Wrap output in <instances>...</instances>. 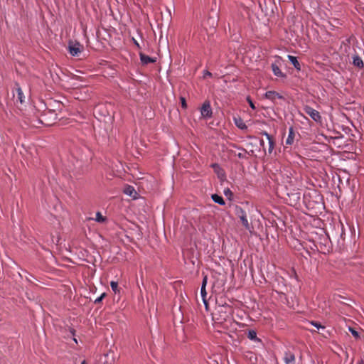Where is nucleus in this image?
Here are the masks:
<instances>
[{"mask_svg":"<svg viewBox=\"0 0 364 364\" xmlns=\"http://www.w3.org/2000/svg\"><path fill=\"white\" fill-rule=\"evenodd\" d=\"M105 293H102L99 297H97L95 300V304H98V303L101 302L102 300L103 299V298L105 297Z\"/></svg>","mask_w":364,"mask_h":364,"instance_id":"nucleus-27","label":"nucleus"},{"mask_svg":"<svg viewBox=\"0 0 364 364\" xmlns=\"http://www.w3.org/2000/svg\"><path fill=\"white\" fill-rule=\"evenodd\" d=\"M237 157H238V158H240V159H245V158H246L245 153H241V152H240V153H238V154H237Z\"/></svg>","mask_w":364,"mask_h":364,"instance_id":"nucleus-29","label":"nucleus"},{"mask_svg":"<svg viewBox=\"0 0 364 364\" xmlns=\"http://www.w3.org/2000/svg\"><path fill=\"white\" fill-rule=\"evenodd\" d=\"M132 41H133V43L138 48H140V45L139 43H138V41L136 40H135L134 38H132Z\"/></svg>","mask_w":364,"mask_h":364,"instance_id":"nucleus-30","label":"nucleus"},{"mask_svg":"<svg viewBox=\"0 0 364 364\" xmlns=\"http://www.w3.org/2000/svg\"><path fill=\"white\" fill-rule=\"evenodd\" d=\"M348 330L355 338H358L360 337L359 333L354 328L349 327Z\"/></svg>","mask_w":364,"mask_h":364,"instance_id":"nucleus-24","label":"nucleus"},{"mask_svg":"<svg viewBox=\"0 0 364 364\" xmlns=\"http://www.w3.org/2000/svg\"><path fill=\"white\" fill-rule=\"evenodd\" d=\"M70 333H71V334H72L73 336H75V330H74V329H73V328H72V329H70Z\"/></svg>","mask_w":364,"mask_h":364,"instance_id":"nucleus-33","label":"nucleus"},{"mask_svg":"<svg viewBox=\"0 0 364 364\" xmlns=\"http://www.w3.org/2000/svg\"><path fill=\"white\" fill-rule=\"evenodd\" d=\"M294 132L292 127L289 129V134L287 139H286V144L291 145L294 143Z\"/></svg>","mask_w":364,"mask_h":364,"instance_id":"nucleus-13","label":"nucleus"},{"mask_svg":"<svg viewBox=\"0 0 364 364\" xmlns=\"http://www.w3.org/2000/svg\"><path fill=\"white\" fill-rule=\"evenodd\" d=\"M225 194L227 196L228 194H232L230 189H227L224 191Z\"/></svg>","mask_w":364,"mask_h":364,"instance_id":"nucleus-32","label":"nucleus"},{"mask_svg":"<svg viewBox=\"0 0 364 364\" xmlns=\"http://www.w3.org/2000/svg\"><path fill=\"white\" fill-rule=\"evenodd\" d=\"M212 200L215 203L221 205H224L225 204L224 199L222 196L218 194H213L211 196Z\"/></svg>","mask_w":364,"mask_h":364,"instance_id":"nucleus-16","label":"nucleus"},{"mask_svg":"<svg viewBox=\"0 0 364 364\" xmlns=\"http://www.w3.org/2000/svg\"><path fill=\"white\" fill-rule=\"evenodd\" d=\"M69 51H70V53L73 56L77 55L80 53V44L77 43V44L73 45V46H69Z\"/></svg>","mask_w":364,"mask_h":364,"instance_id":"nucleus-10","label":"nucleus"},{"mask_svg":"<svg viewBox=\"0 0 364 364\" xmlns=\"http://www.w3.org/2000/svg\"><path fill=\"white\" fill-rule=\"evenodd\" d=\"M211 75H212V74L209 71H208V70L204 71V77L211 76Z\"/></svg>","mask_w":364,"mask_h":364,"instance_id":"nucleus-31","label":"nucleus"},{"mask_svg":"<svg viewBox=\"0 0 364 364\" xmlns=\"http://www.w3.org/2000/svg\"><path fill=\"white\" fill-rule=\"evenodd\" d=\"M207 283H208V277H207V276H204L203 279L201 287H206Z\"/></svg>","mask_w":364,"mask_h":364,"instance_id":"nucleus-28","label":"nucleus"},{"mask_svg":"<svg viewBox=\"0 0 364 364\" xmlns=\"http://www.w3.org/2000/svg\"><path fill=\"white\" fill-rule=\"evenodd\" d=\"M95 220L97 223H104L106 220V218L104 217L100 212H97L95 215Z\"/></svg>","mask_w":364,"mask_h":364,"instance_id":"nucleus-20","label":"nucleus"},{"mask_svg":"<svg viewBox=\"0 0 364 364\" xmlns=\"http://www.w3.org/2000/svg\"><path fill=\"white\" fill-rule=\"evenodd\" d=\"M140 60L143 65H147L149 63H153L156 61V58L149 57L142 53H139Z\"/></svg>","mask_w":364,"mask_h":364,"instance_id":"nucleus-7","label":"nucleus"},{"mask_svg":"<svg viewBox=\"0 0 364 364\" xmlns=\"http://www.w3.org/2000/svg\"><path fill=\"white\" fill-rule=\"evenodd\" d=\"M262 134L265 136V137L267 138V139L268 140V144H269V147H268V153L269 154H271L273 150H274V139L272 138V136L269 134L267 132L264 131L262 132Z\"/></svg>","mask_w":364,"mask_h":364,"instance_id":"nucleus-6","label":"nucleus"},{"mask_svg":"<svg viewBox=\"0 0 364 364\" xmlns=\"http://www.w3.org/2000/svg\"><path fill=\"white\" fill-rule=\"evenodd\" d=\"M202 117L210 119L213 115V110L209 101H205L200 109Z\"/></svg>","mask_w":364,"mask_h":364,"instance_id":"nucleus-3","label":"nucleus"},{"mask_svg":"<svg viewBox=\"0 0 364 364\" xmlns=\"http://www.w3.org/2000/svg\"><path fill=\"white\" fill-rule=\"evenodd\" d=\"M286 364H295V356L292 353L286 354L284 358Z\"/></svg>","mask_w":364,"mask_h":364,"instance_id":"nucleus-18","label":"nucleus"},{"mask_svg":"<svg viewBox=\"0 0 364 364\" xmlns=\"http://www.w3.org/2000/svg\"><path fill=\"white\" fill-rule=\"evenodd\" d=\"M234 122L235 125L240 129H246L247 126L245 123L243 122V120L240 117H235L234 118Z\"/></svg>","mask_w":364,"mask_h":364,"instance_id":"nucleus-15","label":"nucleus"},{"mask_svg":"<svg viewBox=\"0 0 364 364\" xmlns=\"http://www.w3.org/2000/svg\"><path fill=\"white\" fill-rule=\"evenodd\" d=\"M81 364H86V362L85 360H83Z\"/></svg>","mask_w":364,"mask_h":364,"instance_id":"nucleus-35","label":"nucleus"},{"mask_svg":"<svg viewBox=\"0 0 364 364\" xmlns=\"http://www.w3.org/2000/svg\"><path fill=\"white\" fill-rule=\"evenodd\" d=\"M289 60L291 62V63L294 65V67L297 70H301V65L299 63L297 58L291 55H289L288 56Z\"/></svg>","mask_w":364,"mask_h":364,"instance_id":"nucleus-12","label":"nucleus"},{"mask_svg":"<svg viewBox=\"0 0 364 364\" xmlns=\"http://www.w3.org/2000/svg\"><path fill=\"white\" fill-rule=\"evenodd\" d=\"M304 111L316 122H321V117L317 110L306 105L304 107Z\"/></svg>","mask_w":364,"mask_h":364,"instance_id":"nucleus-4","label":"nucleus"},{"mask_svg":"<svg viewBox=\"0 0 364 364\" xmlns=\"http://www.w3.org/2000/svg\"><path fill=\"white\" fill-rule=\"evenodd\" d=\"M310 323L315 326L317 329H324L325 328V326L321 325L320 323L317 322V321H312L310 322Z\"/></svg>","mask_w":364,"mask_h":364,"instance_id":"nucleus-23","label":"nucleus"},{"mask_svg":"<svg viewBox=\"0 0 364 364\" xmlns=\"http://www.w3.org/2000/svg\"><path fill=\"white\" fill-rule=\"evenodd\" d=\"M73 341H74L76 343H77V339H76L75 337L73 338Z\"/></svg>","mask_w":364,"mask_h":364,"instance_id":"nucleus-34","label":"nucleus"},{"mask_svg":"<svg viewBox=\"0 0 364 364\" xmlns=\"http://www.w3.org/2000/svg\"><path fill=\"white\" fill-rule=\"evenodd\" d=\"M231 311V308L228 306H218L213 316L215 325L220 326L224 329L229 328L232 321Z\"/></svg>","mask_w":364,"mask_h":364,"instance_id":"nucleus-1","label":"nucleus"},{"mask_svg":"<svg viewBox=\"0 0 364 364\" xmlns=\"http://www.w3.org/2000/svg\"><path fill=\"white\" fill-rule=\"evenodd\" d=\"M200 295H201V297L203 299V303L205 304V306L207 307V301H206V299H205V297H206V295H207V292H206V289H205V287H202L200 288Z\"/></svg>","mask_w":364,"mask_h":364,"instance_id":"nucleus-22","label":"nucleus"},{"mask_svg":"<svg viewBox=\"0 0 364 364\" xmlns=\"http://www.w3.org/2000/svg\"><path fill=\"white\" fill-rule=\"evenodd\" d=\"M124 193L126 195L133 198H136V195L137 194L134 188L132 186H127V187H125Z\"/></svg>","mask_w":364,"mask_h":364,"instance_id":"nucleus-11","label":"nucleus"},{"mask_svg":"<svg viewBox=\"0 0 364 364\" xmlns=\"http://www.w3.org/2000/svg\"><path fill=\"white\" fill-rule=\"evenodd\" d=\"M16 94H17L16 101L19 102L21 104H23L25 102L24 94L18 84L16 83Z\"/></svg>","mask_w":364,"mask_h":364,"instance_id":"nucleus-8","label":"nucleus"},{"mask_svg":"<svg viewBox=\"0 0 364 364\" xmlns=\"http://www.w3.org/2000/svg\"><path fill=\"white\" fill-rule=\"evenodd\" d=\"M353 63L355 66L361 68L363 67V60L358 55H354L353 57Z\"/></svg>","mask_w":364,"mask_h":364,"instance_id":"nucleus-17","label":"nucleus"},{"mask_svg":"<svg viewBox=\"0 0 364 364\" xmlns=\"http://www.w3.org/2000/svg\"><path fill=\"white\" fill-rule=\"evenodd\" d=\"M272 70L274 75L277 77H284L286 76L285 74L282 72L279 66L275 63L272 64Z\"/></svg>","mask_w":364,"mask_h":364,"instance_id":"nucleus-9","label":"nucleus"},{"mask_svg":"<svg viewBox=\"0 0 364 364\" xmlns=\"http://www.w3.org/2000/svg\"><path fill=\"white\" fill-rule=\"evenodd\" d=\"M260 143H261V145H263L264 141H261V142H260Z\"/></svg>","mask_w":364,"mask_h":364,"instance_id":"nucleus-36","label":"nucleus"},{"mask_svg":"<svg viewBox=\"0 0 364 364\" xmlns=\"http://www.w3.org/2000/svg\"><path fill=\"white\" fill-rule=\"evenodd\" d=\"M264 98L272 101L273 103H277V100H284V97L279 93L275 91H267L264 95Z\"/></svg>","mask_w":364,"mask_h":364,"instance_id":"nucleus-5","label":"nucleus"},{"mask_svg":"<svg viewBox=\"0 0 364 364\" xmlns=\"http://www.w3.org/2000/svg\"><path fill=\"white\" fill-rule=\"evenodd\" d=\"M210 166L214 169V171L217 173L218 176H220V174L223 176H224L223 170L221 168L218 164H212Z\"/></svg>","mask_w":364,"mask_h":364,"instance_id":"nucleus-19","label":"nucleus"},{"mask_svg":"<svg viewBox=\"0 0 364 364\" xmlns=\"http://www.w3.org/2000/svg\"><path fill=\"white\" fill-rule=\"evenodd\" d=\"M247 338L250 340L255 341V342H261V340L259 338H257V332L253 329L248 331Z\"/></svg>","mask_w":364,"mask_h":364,"instance_id":"nucleus-14","label":"nucleus"},{"mask_svg":"<svg viewBox=\"0 0 364 364\" xmlns=\"http://www.w3.org/2000/svg\"><path fill=\"white\" fill-rule=\"evenodd\" d=\"M110 287L112 288V290L115 293H119V289L118 287V282L115 281H112L110 282Z\"/></svg>","mask_w":364,"mask_h":364,"instance_id":"nucleus-21","label":"nucleus"},{"mask_svg":"<svg viewBox=\"0 0 364 364\" xmlns=\"http://www.w3.org/2000/svg\"><path fill=\"white\" fill-rule=\"evenodd\" d=\"M247 102L249 103L250 105V107L252 109H255L256 107L255 106V104L253 103L252 100H251V98L250 97H247Z\"/></svg>","mask_w":364,"mask_h":364,"instance_id":"nucleus-26","label":"nucleus"},{"mask_svg":"<svg viewBox=\"0 0 364 364\" xmlns=\"http://www.w3.org/2000/svg\"><path fill=\"white\" fill-rule=\"evenodd\" d=\"M235 214L240 218L245 228L250 232L252 227L248 222L246 212L242 208L236 207Z\"/></svg>","mask_w":364,"mask_h":364,"instance_id":"nucleus-2","label":"nucleus"},{"mask_svg":"<svg viewBox=\"0 0 364 364\" xmlns=\"http://www.w3.org/2000/svg\"><path fill=\"white\" fill-rule=\"evenodd\" d=\"M180 100H181V107L183 109H186L187 108V104H186V101L185 97H180Z\"/></svg>","mask_w":364,"mask_h":364,"instance_id":"nucleus-25","label":"nucleus"}]
</instances>
